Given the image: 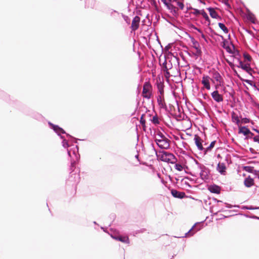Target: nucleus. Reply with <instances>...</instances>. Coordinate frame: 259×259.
<instances>
[{
	"label": "nucleus",
	"instance_id": "f257e3e1",
	"mask_svg": "<svg viewBox=\"0 0 259 259\" xmlns=\"http://www.w3.org/2000/svg\"><path fill=\"white\" fill-rule=\"evenodd\" d=\"M228 53L230 54V60L228 59V63L230 66L234 69V66L241 67L243 70L245 71L248 73L251 74L252 72V69L250 66L249 63L243 64L240 60V55L239 51L235 48L234 44L231 41H229L228 40Z\"/></svg>",
	"mask_w": 259,
	"mask_h": 259
},
{
	"label": "nucleus",
	"instance_id": "f03ea898",
	"mask_svg": "<svg viewBox=\"0 0 259 259\" xmlns=\"http://www.w3.org/2000/svg\"><path fill=\"white\" fill-rule=\"evenodd\" d=\"M156 155L158 159L163 162L174 164L177 161L176 157L171 153L162 151H159Z\"/></svg>",
	"mask_w": 259,
	"mask_h": 259
},
{
	"label": "nucleus",
	"instance_id": "7ed1b4c3",
	"mask_svg": "<svg viewBox=\"0 0 259 259\" xmlns=\"http://www.w3.org/2000/svg\"><path fill=\"white\" fill-rule=\"evenodd\" d=\"M152 88L149 82H145L143 85L142 95L143 97L148 99L151 98L152 95Z\"/></svg>",
	"mask_w": 259,
	"mask_h": 259
},
{
	"label": "nucleus",
	"instance_id": "20e7f679",
	"mask_svg": "<svg viewBox=\"0 0 259 259\" xmlns=\"http://www.w3.org/2000/svg\"><path fill=\"white\" fill-rule=\"evenodd\" d=\"M170 141L166 137L162 140H157L156 144L161 149H167L169 147Z\"/></svg>",
	"mask_w": 259,
	"mask_h": 259
},
{
	"label": "nucleus",
	"instance_id": "39448f33",
	"mask_svg": "<svg viewBox=\"0 0 259 259\" xmlns=\"http://www.w3.org/2000/svg\"><path fill=\"white\" fill-rule=\"evenodd\" d=\"M140 22V18L139 16H136L134 18L131 25V29L132 30L135 31L138 29Z\"/></svg>",
	"mask_w": 259,
	"mask_h": 259
},
{
	"label": "nucleus",
	"instance_id": "423d86ee",
	"mask_svg": "<svg viewBox=\"0 0 259 259\" xmlns=\"http://www.w3.org/2000/svg\"><path fill=\"white\" fill-rule=\"evenodd\" d=\"M239 134H242L244 136L249 137L250 136H252L253 134L251 133L250 130L245 126H241L239 125Z\"/></svg>",
	"mask_w": 259,
	"mask_h": 259
},
{
	"label": "nucleus",
	"instance_id": "0eeeda50",
	"mask_svg": "<svg viewBox=\"0 0 259 259\" xmlns=\"http://www.w3.org/2000/svg\"><path fill=\"white\" fill-rule=\"evenodd\" d=\"M171 195L175 198L182 199L186 197L185 192H180L175 189H172L171 190Z\"/></svg>",
	"mask_w": 259,
	"mask_h": 259
},
{
	"label": "nucleus",
	"instance_id": "6e6552de",
	"mask_svg": "<svg viewBox=\"0 0 259 259\" xmlns=\"http://www.w3.org/2000/svg\"><path fill=\"white\" fill-rule=\"evenodd\" d=\"M217 170L221 174L225 175L226 170V167L225 164L223 162H219V163L218 164V165L217 167Z\"/></svg>",
	"mask_w": 259,
	"mask_h": 259
},
{
	"label": "nucleus",
	"instance_id": "1a4fd4ad",
	"mask_svg": "<svg viewBox=\"0 0 259 259\" xmlns=\"http://www.w3.org/2000/svg\"><path fill=\"white\" fill-rule=\"evenodd\" d=\"M194 141L196 145L197 146L198 149L199 150H203L204 149L202 144V140L199 136L197 135H195L194 136Z\"/></svg>",
	"mask_w": 259,
	"mask_h": 259
},
{
	"label": "nucleus",
	"instance_id": "9d476101",
	"mask_svg": "<svg viewBox=\"0 0 259 259\" xmlns=\"http://www.w3.org/2000/svg\"><path fill=\"white\" fill-rule=\"evenodd\" d=\"M244 184L246 187H250L251 186H253L254 184V180L252 178H251L250 176H248L245 179L244 181Z\"/></svg>",
	"mask_w": 259,
	"mask_h": 259
},
{
	"label": "nucleus",
	"instance_id": "9b49d317",
	"mask_svg": "<svg viewBox=\"0 0 259 259\" xmlns=\"http://www.w3.org/2000/svg\"><path fill=\"white\" fill-rule=\"evenodd\" d=\"M209 191L213 193L219 194L221 191V188L217 185H211L208 187Z\"/></svg>",
	"mask_w": 259,
	"mask_h": 259
},
{
	"label": "nucleus",
	"instance_id": "f8f14e48",
	"mask_svg": "<svg viewBox=\"0 0 259 259\" xmlns=\"http://www.w3.org/2000/svg\"><path fill=\"white\" fill-rule=\"evenodd\" d=\"M202 83L204 85L205 88L209 90L210 86L209 84V77L208 76H203L202 80Z\"/></svg>",
	"mask_w": 259,
	"mask_h": 259
},
{
	"label": "nucleus",
	"instance_id": "ddd939ff",
	"mask_svg": "<svg viewBox=\"0 0 259 259\" xmlns=\"http://www.w3.org/2000/svg\"><path fill=\"white\" fill-rule=\"evenodd\" d=\"M193 42V48L196 50V54L197 55H200L201 53V51L199 48V43L194 40L192 41Z\"/></svg>",
	"mask_w": 259,
	"mask_h": 259
},
{
	"label": "nucleus",
	"instance_id": "4468645a",
	"mask_svg": "<svg viewBox=\"0 0 259 259\" xmlns=\"http://www.w3.org/2000/svg\"><path fill=\"white\" fill-rule=\"evenodd\" d=\"M212 98L217 102L222 101L223 98L221 95L218 93V91H214L212 93Z\"/></svg>",
	"mask_w": 259,
	"mask_h": 259
},
{
	"label": "nucleus",
	"instance_id": "2eb2a0df",
	"mask_svg": "<svg viewBox=\"0 0 259 259\" xmlns=\"http://www.w3.org/2000/svg\"><path fill=\"white\" fill-rule=\"evenodd\" d=\"M237 111H233L232 113V119L234 122L237 123L239 125L240 120L239 119V116L237 113Z\"/></svg>",
	"mask_w": 259,
	"mask_h": 259
},
{
	"label": "nucleus",
	"instance_id": "dca6fc26",
	"mask_svg": "<svg viewBox=\"0 0 259 259\" xmlns=\"http://www.w3.org/2000/svg\"><path fill=\"white\" fill-rule=\"evenodd\" d=\"M113 238L115 239H116L117 240H118V241H121L122 242H123V243H128L129 239H128V237H127V236H117V237H114Z\"/></svg>",
	"mask_w": 259,
	"mask_h": 259
},
{
	"label": "nucleus",
	"instance_id": "f3484780",
	"mask_svg": "<svg viewBox=\"0 0 259 259\" xmlns=\"http://www.w3.org/2000/svg\"><path fill=\"white\" fill-rule=\"evenodd\" d=\"M157 102L161 107H163L164 106L165 104L163 95H160L157 97Z\"/></svg>",
	"mask_w": 259,
	"mask_h": 259
},
{
	"label": "nucleus",
	"instance_id": "a211bd4d",
	"mask_svg": "<svg viewBox=\"0 0 259 259\" xmlns=\"http://www.w3.org/2000/svg\"><path fill=\"white\" fill-rule=\"evenodd\" d=\"M208 10L209 12L210 16L213 18H216L218 16V14L213 8H209Z\"/></svg>",
	"mask_w": 259,
	"mask_h": 259
},
{
	"label": "nucleus",
	"instance_id": "6ab92c4d",
	"mask_svg": "<svg viewBox=\"0 0 259 259\" xmlns=\"http://www.w3.org/2000/svg\"><path fill=\"white\" fill-rule=\"evenodd\" d=\"M157 88L160 95H163L164 94V85L162 82H160L157 84Z\"/></svg>",
	"mask_w": 259,
	"mask_h": 259
},
{
	"label": "nucleus",
	"instance_id": "aec40b11",
	"mask_svg": "<svg viewBox=\"0 0 259 259\" xmlns=\"http://www.w3.org/2000/svg\"><path fill=\"white\" fill-rule=\"evenodd\" d=\"M164 138H165L164 135L162 133L159 132L155 136V141L156 143H157V140H162Z\"/></svg>",
	"mask_w": 259,
	"mask_h": 259
},
{
	"label": "nucleus",
	"instance_id": "412c9836",
	"mask_svg": "<svg viewBox=\"0 0 259 259\" xmlns=\"http://www.w3.org/2000/svg\"><path fill=\"white\" fill-rule=\"evenodd\" d=\"M53 130L56 131L57 133H62V134H64L65 133V131L61 127H60L58 125H54L53 126Z\"/></svg>",
	"mask_w": 259,
	"mask_h": 259
},
{
	"label": "nucleus",
	"instance_id": "4be33fe9",
	"mask_svg": "<svg viewBox=\"0 0 259 259\" xmlns=\"http://www.w3.org/2000/svg\"><path fill=\"white\" fill-rule=\"evenodd\" d=\"M175 169H177L178 171H181L184 169H185V166L182 165L179 163H177L175 164ZM186 167L187 168V166H186Z\"/></svg>",
	"mask_w": 259,
	"mask_h": 259
},
{
	"label": "nucleus",
	"instance_id": "5701e85b",
	"mask_svg": "<svg viewBox=\"0 0 259 259\" xmlns=\"http://www.w3.org/2000/svg\"><path fill=\"white\" fill-rule=\"evenodd\" d=\"M194 226L187 232L185 234V237H190L193 235L197 231V230L195 231H193V229L194 228Z\"/></svg>",
	"mask_w": 259,
	"mask_h": 259
},
{
	"label": "nucleus",
	"instance_id": "b1692460",
	"mask_svg": "<svg viewBox=\"0 0 259 259\" xmlns=\"http://www.w3.org/2000/svg\"><path fill=\"white\" fill-rule=\"evenodd\" d=\"M201 14L202 15L205 20L208 22V25H209L210 23V20L206 13L204 10H202L201 11Z\"/></svg>",
	"mask_w": 259,
	"mask_h": 259
},
{
	"label": "nucleus",
	"instance_id": "393cba45",
	"mask_svg": "<svg viewBox=\"0 0 259 259\" xmlns=\"http://www.w3.org/2000/svg\"><path fill=\"white\" fill-rule=\"evenodd\" d=\"M222 41L220 42V46L223 47V48L227 49V46L226 45V40L223 37L221 36Z\"/></svg>",
	"mask_w": 259,
	"mask_h": 259
},
{
	"label": "nucleus",
	"instance_id": "a878e982",
	"mask_svg": "<svg viewBox=\"0 0 259 259\" xmlns=\"http://www.w3.org/2000/svg\"><path fill=\"white\" fill-rule=\"evenodd\" d=\"M213 78L218 81L221 83V77L218 72H215L213 74Z\"/></svg>",
	"mask_w": 259,
	"mask_h": 259
},
{
	"label": "nucleus",
	"instance_id": "bb28decb",
	"mask_svg": "<svg viewBox=\"0 0 259 259\" xmlns=\"http://www.w3.org/2000/svg\"><path fill=\"white\" fill-rule=\"evenodd\" d=\"M243 57L245 59V60L248 62H250L252 60L251 57L248 53H244L243 54Z\"/></svg>",
	"mask_w": 259,
	"mask_h": 259
},
{
	"label": "nucleus",
	"instance_id": "cd10ccee",
	"mask_svg": "<svg viewBox=\"0 0 259 259\" xmlns=\"http://www.w3.org/2000/svg\"><path fill=\"white\" fill-rule=\"evenodd\" d=\"M151 121L155 124H157L159 123L158 118L156 115L153 116Z\"/></svg>",
	"mask_w": 259,
	"mask_h": 259
},
{
	"label": "nucleus",
	"instance_id": "c85d7f7f",
	"mask_svg": "<svg viewBox=\"0 0 259 259\" xmlns=\"http://www.w3.org/2000/svg\"><path fill=\"white\" fill-rule=\"evenodd\" d=\"M165 5L166 6L167 8L169 10H174V11H176V8L173 6L172 4L168 3H165Z\"/></svg>",
	"mask_w": 259,
	"mask_h": 259
},
{
	"label": "nucleus",
	"instance_id": "c756f323",
	"mask_svg": "<svg viewBox=\"0 0 259 259\" xmlns=\"http://www.w3.org/2000/svg\"><path fill=\"white\" fill-rule=\"evenodd\" d=\"M215 143V141H212L210 143V145L206 148V149L205 150V152L210 150L214 147Z\"/></svg>",
	"mask_w": 259,
	"mask_h": 259
},
{
	"label": "nucleus",
	"instance_id": "7c9ffc66",
	"mask_svg": "<svg viewBox=\"0 0 259 259\" xmlns=\"http://www.w3.org/2000/svg\"><path fill=\"white\" fill-rule=\"evenodd\" d=\"M253 167L251 166H246L243 167V169L246 171L252 172L253 171Z\"/></svg>",
	"mask_w": 259,
	"mask_h": 259
},
{
	"label": "nucleus",
	"instance_id": "2f4dec72",
	"mask_svg": "<svg viewBox=\"0 0 259 259\" xmlns=\"http://www.w3.org/2000/svg\"><path fill=\"white\" fill-rule=\"evenodd\" d=\"M219 26L220 28L223 30L224 32H227V27L225 26V24L222 23H219Z\"/></svg>",
	"mask_w": 259,
	"mask_h": 259
},
{
	"label": "nucleus",
	"instance_id": "473e14b6",
	"mask_svg": "<svg viewBox=\"0 0 259 259\" xmlns=\"http://www.w3.org/2000/svg\"><path fill=\"white\" fill-rule=\"evenodd\" d=\"M201 11H199V10L194 9V12H192V14L194 15L198 16L199 14H201Z\"/></svg>",
	"mask_w": 259,
	"mask_h": 259
},
{
	"label": "nucleus",
	"instance_id": "72a5a7b5",
	"mask_svg": "<svg viewBox=\"0 0 259 259\" xmlns=\"http://www.w3.org/2000/svg\"><path fill=\"white\" fill-rule=\"evenodd\" d=\"M177 5L179 7L181 10H183L184 8V4L181 2H177Z\"/></svg>",
	"mask_w": 259,
	"mask_h": 259
},
{
	"label": "nucleus",
	"instance_id": "f704fd0d",
	"mask_svg": "<svg viewBox=\"0 0 259 259\" xmlns=\"http://www.w3.org/2000/svg\"><path fill=\"white\" fill-rule=\"evenodd\" d=\"M230 95L231 96V98L232 99V100H230V102H231V104H230V106L233 107L234 106V103H233V102H234L235 99H234V97L233 96V95L232 93H230Z\"/></svg>",
	"mask_w": 259,
	"mask_h": 259
},
{
	"label": "nucleus",
	"instance_id": "c9c22d12",
	"mask_svg": "<svg viewBox=\"0 0 259 259\" xmlns=\"http://www.w3.org/2000/svg\"><path fill=\"white\" fill-rule=\"evenodd\" d=\"M140 122L141 124L144 126L145 124V120L144 118V115H142L140 118Z\"/></svg>",
	"mask_w": 259,
	"mask_h": 259
},
{
	"label": "nucleus",
	"instance_id": "e433bc0d",
	"mask_svg": "<svg viewBox=\"0 0 259 259\" xmlns=\"http://www.w3.org/2000/svg\"><path fill=\"white\" fill-rule=\"evenodd\" d=\"M249 121V119L247 118H244L241 119V122L243 123H248Z\"/></svg>",
	"mask_w": 259,
	"mask_h": 259
},
{
	"label": "nucleus",
	"instance_id": "4c0bfd02",
	"mask_svg": "<svg viewBox=\"0 0 259 259\" xmlns=\"http://www.w3.org/2000/svg\"><path fill=\"white\" fill-rule=\"evenodd\" d=\"M162 67H163V70H164V71H166V70H168V67H167V66H166V61H165V62L163 63Z\"/></svg>",
	"mask_w": 259,
	"mask_h": 259
},
{
	"label": "nucleus",
	"instance_id": "58836bf2",
	"mask_svg": "<svg viewBox=\"0 0 259 259\" xmlns=\"http://www.w3.org/2000/svg\"><path fill=\"white\" fill-rule=\"evenodd\" d=\"M164 72H165V76L166 77H168L169 76V73L168 72V70H166V71H164Z\"/></svg>",
	"mask_w": 259,
	"mask_h": 259
},
{
	"label": "nucleus",
	"instance_id": "ea45409f",
	"mask_svg": "<svg viewBox=\"0 0 259 259\" xmlns=\"http://www.w3.org/2000/svg\"><path fill=\"white\" fill-rule=\"evenodd\" d=\"M253 140H254V141L255 142H258V143H259V138H258V137H257V136L254 137L253 138Z\"/></svg>",
	"mask_w": 259,
	"mask_h": 259
},
{
	"label": "nucleus",
	"instance_id": "a19ab883",
	"mask_svg": "<svg viewBox=\"0 0 259 259\" xmlns=\"http://www.w3.org/2000/svg\"><path fill=\"white\" fill-rule=\"evenodd\" d=\"M222 55H223V57L224 59L225 60L227 61V59L225 58V55H224V53L223 52H222Z\"/></svg>",
	"mask_w": 259,
	"mask_h": 259
},
{
	"label": "nucleus",
	"instance_id": "79ce46f5",
	"mask_svg": "<svg viewBox=\"0 0 259 259\" xmlns=\"http://www.w3.org/2000/svg\"><path fill=\"white\" fill-rule=\"evenodd\" d=\"M246 82H247V83H250V84H251V82H252V81H250V80H246Z\"/></svg>",
	"mask_w": 259,
	"mask_h": 259
},
{
	"label": "nucleus",
	"instance_id": "37998d69",
	"mask_svg": "<svg viewBox=\"0 0 259 259\" xmlns=\"http://www.w3.org/2000/svg\"><path fill=\"white\" fill-rule=\"evenodd\" d=\"M222 1L225 5H227V0H222Z\"/></svg>",
	"mask_w": 259,
	"mask_h": 259
},
{
	"label": "nucleus",
	"instance_id": "c03bdc74",
	"mask_svg": "<svg viewBox=\"0 0 259 259\" xmlns=\"http://www.w3.org/2000/svg\"><path fill=\"white\" fill-rule=\"evenodd\" d=\"M217 157H218V158H222V157H221V155H220V154H218V156H217Z\"/></svg>",
	"mask_w": 259,
	"mask_h": 259
},
{
	"label": "nucleus",
	"instance_id": "a18cd8bd",
	"mask_svg": "<svg viewBox=\"0 0 259 259\" xmlns=\"http://www.w3.org/2000/svg\"><path fill=\"white\" fill-rule=\"evenodd\" d=\"M228 39H230V35H228Z\"/></svg>",
	"mask_w": 259,
	"mask_h": 259
}]
</instances>
